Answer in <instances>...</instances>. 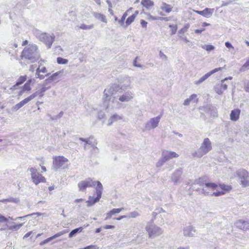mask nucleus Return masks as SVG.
<instances>
[{"instance_id":"1","label":"nucleus","mask_w":249,"mask_h":249,"mask_svg":"<svg viewBox=\"0 0 249 249\" xmlns=\"http://www.w3.org/2000/svg\"><path fill=\"white\" fill-rule=\"evenodd\" d=\"M123 89L116 85H112L106 88L104 92V106L107 111L119 109L121 103L128 102L134 97L133 92L128 90L123 92Z\"/></svg>"},{"instance_id":"2","label":"nucleus","mask_w":249,"mask_h":249,"mask_svg":"<svg viewBox=\"0 0 249 249\" xmlns=\"http://www.w3.org/2000/svg\"><path fill=\"white\" fill-rule=\"evenodd\" d=\"M97 185L96 188V197L90 196L89 200L86 202L87 206L90 207L98 202L101 197L103 192V185L100 181H93L92 179L89 178L84 180H82L79 183V191H85L87 188L91 187Z\"/></svg>"},{"instance_id":"3","label":"nucleus","mask_w":249,"mask_h":249,"mask_svg":"<svg viewBox=\"0 0 249 249\" xmlns=\"http://www.w3.org/2000/svg\"><path fill=\"white\" fill-rule=\"evenodd\" d=\"M21 56L32 63L36 62L40 57L37 46L36 45H30L25 47L22 52Z\"/></svg>"},{"instance_id":"4","label":"nucleus","mask_w":249,"mask_h":249,"mask_svg":"<svg viewBox=\"0 0 249 249\" xmlns=\"http://www.w3.org/2000/svg\"><path fill=\"white\" fill-rule=\"evenodd\" d=\"M212 149V142L208 138H206L201 143L199 148L197 150L192 152V155L194 158H201L211 151Z\"/></svg>"},{"instance_id":"5","label":"nucleus","mask_w":249,"mask_h":249,"mask_svg":"<svg viewBox=\"0 0 249 249\" xmlns=\"http://www.w3.org/2000/svg\"><path fill=\"white\" fill-rule=\"evenodd\" d=\"M33 34L40 41L45 43L48 48H51L55 38V36L53 33L50 35L43 33L37 29H35L33 31Z\"/></svg>"},{"instance_id":"6","label":"nucleus","mask_w":249,"mask_h":249,"mask_svg":"<svg viewBox=\"0 0 249 249\" xmlns=\"http://www.w3.org/2000/svg\"><path fill=\"white\" fill-rule=\"evenodd\" d=\"M205 185V188H203L202 189H196V191L199 192V194L214 196H220L225 194V192L223 191H217L213 192V193L210 192V191H213L214 190H217L218 186L214 183H206Z\"/></svg>"},{"instance_id":"7","label":"nucleus","mask_w":249,"mask_h":249,"mask_svg":"<svg viewBox=\"0 0 249 249\" xmlns=\"http://www.w3.org/2000/svg\"><path fill=\"white\" fill-rule=\"evenodd\" d=\"M53 160L52 167L55 170H65L68 168L69 160L64 156H54Z\"/></svg>"},{"instance_id":"8","label":"nucleus","mask_w":249,"mask_h":249,"mask_svg":"<svg viewBox=\"0 0 249 249\" xmlns=\"http://www.w3.org/2000/svg\"><path fill=\"white\" fill-rule=\"evenodd\" d=\"M145 230L147 232L149 238L153 239L161 235L163 230L160 227L155 225L152 221L147 223Z\"/></svg>"},{"instance_id":"9","label":"nucleus","mask_w":249,"mask_h":249,"mask_svg":"<svg viewBox=\"0 0 249 249\" xmlns=\"http://www.w3.org/2000/svg\"><path fill=\"white\" fill-rule=\"evenodd\" d=\"M80 144L84 147L85 149L92 148L95 152H98L99 149L96 146L97 144V141L93 136H90L87 138H80L79 139Z\"/></svg>"},{"instance_id":"10","label":"nucleus","mask_w":249,"mask_h":249,"mask_svg":"<svg viewBox=\"0 0 249 249\" xmlns=\"http://www.w3.org/2000/svg\"><path fill=\"white\" fill-rule=\"evenodd\" d=\"M236 175L243 187L249 186V173L247 170L243 169H239L236 171Z\"/></svg>"},{"instance_id":"11","label":"nucleus","mask_w":249,"mask_h":249,"mask_svg":"<svg viewBox=\"0 0 249 249\" xmlns=\"http://www.w3.org/2000/svg\"><path fill=\"white\" fill-rule=\"evenodd\" d=\"M28 171L31 173L32 181L36 185H37L41 182H46V178L37 172L36 169L31 167L29 168Z\"/></svg>"},{"instance_id":"12","label":"nucleus","mask_w":249,"mask_h":249,"mask_svg":"<svg viewBox=\"0 0 249 249\" xmlns=\"http://www.w3.org/2000/svg\"><path fill=\"white\" fill-rule=\"evenodd\" d=\"M161 116L159 115L156 117L152 118L147 122L145 125V128L146 130L156 128L159 124Z\"/></svg>"},{"instance_id":"13","label":"nucleus","mask_w":249,"mask_h":249,"mask_svg":"<svg viewBox=\"0 0 249 249\" xmlns=\"http://www.w3.org/2000/svg\"><path fill=\"white\" fill-rule=\"evenodd\" d=\"M119 81L120 84V85L119 86L120 88L123 89L131 88L132 80L130 77L126 75L121 77Z\"/></svg>"},{"instance_id":"14","label":"nucleus","mask_w":249,"mask_h":249,"mask_svg":"<svg viewBox=\"0 0 249 249\" xmlns=\"http://www.w3.org/2000/svg\"><path fill=\"white\" fill-rule=\"evenodd\" d=\"M183 234L186 237H194L196 234V230L194 226L189 225L186 226L183 230Z\"/></svg>"},{"instance_id":"15","label":"nucleus","mask_w":249,"mask_h":249,"mask_svg":"<svg viewBox=\"0 0 249 249\" xmlns=\"http://www.w3.org/2000/svg\"><path fill=\"white\" fill-rule=\"evenodd\" d=\"M43 62L44 61L42 60L39 61V66L36 69V77L39 79H43L45 77L44 75H41L40 73H45L48 71L46 68L42 66Z\"/></svg>"},{"instance_id":"16","label":"nucleus","mask_w":249,"mask_h":249,"mask_svg":"<svg viewBox=\"0 0 249 249\" xmlns=\"http://www.w3.org/2000/svg\"><path fill=\"white\" fill-rule=\"evenodd\" d=\"M227 88L228 84L225 83V80H222L220 84L215 86L214 89L216 93L221 95L227 89Z\"/></svg>"},{"instance_id":"17","label":"nucleus","mask_w":249,"mask_h":249,"mask_svg":"<svg viewBox=\"0 0 249 249\" xmlns=\"http://www.w3.org/2000/svg\"><path fill=\"white\" fill-rule=\"evenodd\" d=\"M222 69V68L220 67V68H215V69L205 74L204 75H203L202 77H201L198 80L196 81L195 82V84L197 85H199L200 84L202 83L203 82L205 81L211 75H212L214 73L218 71H219L221 70Z\"/></svg>"},{"instance_id":"18","label":"nucleus","mask_w":249,"mask_h":249,"mask_svg":"<svg viewBox=\"0 0 249 249\" xmlns=\"http://www.w3.org/2000/svg\"><path fill=\"white\" fill-rule=\"evenodd\" d=\"M182 174V170L181 169H177L171 177V180L175 184L180 183V178Z\"/></svg>"},{"instance_id":"19","label":"nucleus","mask_w":249,"mask_h":249,"mask_svg":"<svg viewBox=\"0 0 249 249\" xmlns=\"http://www.w3.org/2000/svg\"><path fill=\"white\" fill-rule=\"evenodd\" d=\"M161 156L165 160L168 161L172 158H178V155L175 152L164 150L162 152Z\"/></svg>"},{"instance_id":"20","label":"nucleus","mask_w":249,"mask_h":249,"mask_svg":"<svg viewBox=\"0 0 249 249\" xmlns=\"http://www.w3.org/2000/svg\"><path fill=\"white\" fill-rule=\"evenodd\" d=\"M123 119V115L118 114L117 113L111 115L108 119L107 122V125H110L113 123L122 121Z\"/></svg>"},{"instance_id":"21","label":"nucleus","mask_w":249,"mask_h":249,"mask_svg":"<svg viewBox=\"0 0 249 249\" xmlns=\"http://www.w3.org/2000/svg\"><path fill=\"white\" fill-rule=\"evenodd\" d=\"M198 101L197 95L196 94H193L184 100L183 104L184 106H188L191 103H197Z\"/></svg>"},{"instance_id":"22","label":"nucleus","mask_w":249,"mask_h":249,"mask_svg":"<svg viewBox=\"0 0 249 249\" xmlns=\"http://www.w3.org/2000/svg\"><path fill=\"white\" fill-rule=\"evenodd\" d=\"M235 225L237 228L241 230H246L249 229V221H243L242 220H239L236 222Z\"/></svg>"},{"instance_id":"23","label":"nucleus","mask_w":249,"mask_h":249,"mask_svg":"<svg viewBox=\"0 0 249 249\" xmlns=\"http://www.w3.org/2000/svg\"><path fill=\"white\" fill-rule=\"evenodd\" d=\"M240 113L241 110L238 108L232 110L230 115V120L233 122L237 121L239 118Z\"/></svg>"},{"instance_id":"24","label":"nucleus","mask_w":249,"mask_h":249,"mask_svg":"<svg viewBox=\"0 0 249 249\" xmlns=\"http://www.w3.org/2000/svg\"><path fill=\"white\" fill-rule=\"evenodd\" d=\"M23 225V223L16 224L13 222H11L8 221V223L6 224V227L10 230L17 231L19 230Z\"/></svg>"},{"instance_id":"25","label":"nucleus","mask_w":249,"mask_h":249,"mask_svg":"<svg viewBox=\"0 0 249 249\" xmlns=\"http://www.w3.org/2000/svg\"><path fill=\"white\" fill-rule=\"evenodd\" d=\"M214 11V9L213 8H206L203 10L201 11L200 15L209 18L213 15Z\"/></svg>"},{"instance_id":"26","label":"nucleus","mask_w":249,"mask_h":249,"mask_svg":"<svg viewBox=\"0 0 249 249\" xmlns=\"http://www.w3.org/2000/svg\"><path fill=\"white\" fill-rule=\"evenodd\" d=\"M93 16L96 19L104 23H107V19L104 14L98 12H93Z\"/></svg>"},{"instance_id":"27","label":"nucleus","mask_w":249,"mask_h":249,"mask_svg":"<svg viewBox=\"0 0 249 249\" xmlns=\"http://www.w3.org/2000/svg\"><path fill=\"white\" fill-rule=\"evenodd\" d=\"M63 71H58L52 75H51L49 77L48 79L46 80L45 81H47V80L53 81L57 80L58 78L61 77L63 75Z\"/></svg>"},{"instance_id":"28","label":"nucleus","mask_w":249,"mask_h":249,"mask_svg":"<svg viewBox=\"0 0 249 249\" xmlns=\"http://www.w3.org/2000/svg\"><path fill=\"white\" fill-rule=\"evenodd\" d=\"M50 87H46L45 84L42 85L41 88L37 90L34 94H36V96L39 95L40 97H42L44 95V92H45Z\"/></svg>"},{"instance_id":"29","label":"nucleus","mask_w":249,"mask_h":249,"mask_svg":"<svg viewBox=\"0 0 249 249\" xmlns=\"http://www.w3.org/2000/svg\"><path fill=\"white\" fill-rule=\"evenodd\" d=\"M160 8L164 11L166 13H169L171 12L172 7L165 2H162L160 6Z\"/></svg>"},{"instance_id":"30","label":"nucleus","mask_w":249,"mask_h":249,"mask_svg":"<svg viewBox=\"0 0 249 249\" xmlns=\"http://www.w3.org/2000/svg\"><path fill=\"white\" fill-rule=\"evenodd\" d=\"M132 10V8H129L128 9L123 15V16L121 18V19L119 20V23L120 24L124 26V20L126 18V17L128 14V13Z\"/></svg>"},{"instance_id":"31","label":"nucleus","mask_w":249,"mask_h":249,"mask_svg":"<svg viewBox=\"0 0 249 249\" xmlns=\"http://www.w3.org/2000/svg\"><path fill=\"white\" fill-rule=\"evenodd\" d=\"M141 3L146 8H149L154 5V2L151 0H142Z\"/></svg>"},{"instance_id":"32","label":"nucleus","mask_w":249,"mask_h":249,"mask_svg":"<svg viewBox=\"0 0 249 249\" xmlns=\"http://www.w3.org/2000/svg\"><path fill=\"white\" fill-rule=\"evenodd\" d=\"M190 25L189 23H186L184 25L183 27L178 31V33L180 34H183L185 33L188 31V29L190 28Z\"/></svg>"},{"instance_id":"33","label":"nucleus","mask_w":249,"mask_h":249,"mask_svg":"<svg viewBox=\"0 0 249 249\" xmlns=\"http://www.w3.org/2000/svg\"><path fill=\"white\" fill-rule=\"evenodd\" d=\"M136 18V15H132L129 17H128L125 22L126 26L125 27L131 24L134 20L135 18Z\"/></svg>"},{"instance_id":"34","label":"nucleus","mask_w":249,"mask_h":249,"mask_svg":"<svg viewBox=\"0 0 249 249\" xmlns=\"http://www.w3.org/2000/svg\"><path fill=\"white\" fill-rule=\"evenodd\" d=\"M9 219L13 220V218L11 217H9L8 218H7L4 216L0 215V224L4 223L6 225L8 223Z\"/></svg>"},{"instance_id":"35","label":"nucleus","mask_w":249,"mask_h":249,"mask_svg":"<svg viewBox=\"0 0 249 249\" xmlns=\"http://www.w3.org/2000/svg\"><path fill=\"white\" fill-rule=\"evenodd\" d=\"M193 184H198L200 186H203L204 184V182L203 180L201 178H199L198 179H195L193 182H192V184H191L190 185L192 187V186Z\"/></svg>"},{"instance_id":"36","label":"nucleus","mask_w":249,"mask_h":249,"mask_svg":"<svg viewBox=\"0 0 249 249\" xmlns=\"http://www.w3.org/2000/svg\"><path fill=\"white\" fill-rule=\"evenodd\" d=\"M26 80V76H20L18 80V81L17 82L16 84L14 86L15 88L16 86H18L21 84H22L24 82H25Z\"/></svg>"},{"instance_id":"37","label":"nucleus","mask_w":249,"mask_h":249,"mask_svg":"<svg viewBox=\"0 0 249 249\" xmlns=\"http://www.w3.org/2000/svg\"><path fill=\"white\" fill-rule=\"evenodd\" d=\"M166 161H167L161 156V158L157 162L156 167L158 168L161 167Z\"/></svg>"},{"instance_id":"38","label":"nucleus","mask_w":249,"mask_h":249,"mask_svg":"<svg viewBox=\"0 0 249 249\" xmlns=\"http://www.w3.org/2000/svg\"><path fill=\"white\" fill-rule=\"evenodd\" d=\"M36 97V94H33L31 95L30 96L26 98L22 101H23L24 104L25 105V104H27L28 102H29L31 100H32V99L35 98Z\"/></svg>"},{"instance_id":"39","label":"nucleus","mask_w":249,"mask_h":249,"mask_svg":"<svg viewBox=\"0 0 249 249\" xmlns=\"http://www.w3.org/2000/svg\"><path fill=\"white\" fill-rule=\"evenodd\" d=\"M94 25L91 24V25H86L84 24H81L80 26V28L83 30H90L93 28Z\"/></svg>"},{"instance_id":"40","label":"nucleus","mask_w":249,"mask_h":249,"mask_svg":"<svg viewBox=\"0 0 249 249\" xmlns=\"http://www.w3.org/2000/svg\"><path fill=\"white\" fill-rule=\"evenodd\" d=\"M57 62L59 64H66L68 62V60L62 57H57Z\"/></svg>"},{"instance_id":"41","label":"nucleus","mask_w":249,"mask_h":249,"mask_svg":"<svg viewBox=\"0 0 249 249\" xmlns=\"http://www.w3.org/2000/svg\"><path fill=\"white\" fill-rule=\"evenodd\" d=\"M24 105H25V104L23 101H21L19 103L16 104L15 106L13 107V109L15 111H17L22 107Z\"/></svg>"},{"instance_id":"42","label":"nucleus","mask_w":249,"mask_h":249,"mask_svg":"<svg viewBox=\"0 0 249 249\" xmlns=\"http://www.w3.org/2000/svg\"><path fill=\"white\" fill-rule=\"evenodd\" d=\"M69 15L70 18V20H75L76 19L77 15L76 12L71 11L70 12H69Z\"/></svg>"},{"instance_id":"43","label":"nucleus","mask_w":249,"mask_h":249,"mask_svg":"<svg viewBox=\"0 0 249 249\" xmlns=\"http://www.w3.org/2000/svg\"><path fill=\"white\" fill-rule=\"evenodd\" d=\"M218 187H220L222 189V191L224 192V191H229L231 189V187L230 186L225 184H220Z\"/></svg>"},{"instance_id":"44","label":"nucleus","mask_w":249,"mask_h":249,"mask_svg":"<svg viewBox=\"0 0 249 249\" xmlns=\"http://www.w3.org/2000/svg\"><path fill=\"white\" fill-rule=\"evenodd\" d=\"M202 48L207 51H211L213 50L215 47L212 45H205L202 46Z\"/></svg>"},{"instance_id":"45","label":"nucleus","mask_w":249,"mask_h":249,"mask_svg":"<svg viewBox=\"0 0 249 249\" xmlns=\"http://www.w3.org/2000/svg\"><path fill=\"white\" fill-rule=\"evenodd\" d=\"M139 215V213L138 212L136 211H134L132 212H130L128 213V215H127L128 218H135Z\"/></svg>"},{"instance_id":"46","label":"nucleus","mask_w":249,"mask_h":249,"mask_svg":"<svg viewBox=\"0 0 249 249\" xmlns=\"http://www.w3.org/2000/svg\"><path fill=\"white\" fill-rule=\"evenodd\" d=\"M67 232H68V231L67 230H63L62 231L57 232V233L53 235L54 236V238H57L59 236H61L65 234V233H66Z\"/></svg>"},{"instance_id":"47","label":"nucleus","mask_w":249,"mask_h":249,"mask_svg":"<svg viewBox=\"0 0 249 249\" xmlns=\"http://www.w3.org/2000/svg\"><path fill=\"white\" fill-rule=\"evenodd\" d=\"M7 202H12L15 203H18L19 202V200L18 198L15 197H9L7 198Z\"/></svg>"},{"instance_id":"48","label":"nucleus","mask_w":249,"mask_h":249,"mask_svg":"<svg viewBox=\"0 0 249 249\" xmlns=\"http://www.w3.org/2000/svg\"><path fill=\"white\" fill-rule=\"evenodd\" d=\"M249 69V59L241 67L240 71H245L246 70Z\"/></svg>"},{"instance_id":"49","label":"nucleus","mask_w":249,"mask_h":249,"mask_svg":"<svg viewBox=\"0 0 249 249\" xmlns=\"http://www.w3.org/2000/svg\"><path fill=\"white\" fill-rule=\"evenodd\" d=\"M146 15H147V18L148 19L152 20H159V19H161L162 18H161V17H153V16L151 15L149 13L148 14H146Z\"/></svg>"},{"instance_id":"50","label":"nucleus","mask_w":249,"mask_h":249,"mask_svg":"<svg viewBox=\"0 0 249 249\" xmlns=\"http://www.w3.org/2000/svg\"><path fill=\"white\" fill-rule=\"evenodd\" d=\"M105 114L104 112L103 111H100L98 112V119L99 120H103V123L105 122Z\"/></svg>"},{"instance_id":"51","label":"nucleus","mask_w":249,"mask_h":249,"mask_svg":"<svg viewBox=\"0 0 249 249\" xmlns=\"http://www.w3.org/2000/svg\"><path fill=\"white\" fill-rule=\"evenodd\" d=\"M169 27L172 28L171 30V34H175L177 30V26L176 25H170Z\"/></svg>"},{"instance_id":"52","label":"nucleus","mask_w":249,"mask_h":249,"mask_svg":"<svg viewBox=\"0 0 249 249\" xmlns=\"http://www.w3.org/2000/svg\"><path fill=\"white\" fill-rule=\"evenodd\" d=\"M159 56L160 59H161L162 60H167V56L161 51H160L159 52Z\"/></svg>"},{"instance_id":"53","label":"nucleus","mask_w":249,"mask_h":249,"mask_svg":"<svg viewBox=\"0 0 249 249\" xmlns=\"http://www.w3.org/2000/svg\"><path fill=\"white\" fill-rule=\"evenodd\" d=\"M78 233V228H76L74 230H72L69 234V236L70 238L72 237L74 235H76V234Z\"/></svg>"},{"instance_id":"54","label":"nucleus","mask_w":249,"mask_h":249,"mask_svg":"<svg viewBox=\"0 0 249 249\" xmlns=\"http://www.w3.org/2000/svg\"><path fill=\"white\" fill-rule=\"evenodd\" d=\"M31 90V87L28 83H26L23 88V91H29Z\"/></svg>"},{"instance_id":"55","label":"nucleus","mask_w":249,"mask_h":249,"mask_svg":"<svg viewBox=\"0 0 249 249\" xmlns=\"http://www.w3.org/2000/svg\"><path fill=\"white\" fill-rule=\"evenodd\" d=\"M112 215H114L116 213H118L121 212V209H119L117 208H114L111 211H110Z\"/></svg>"},{"instance_id":"56","label":"nucleus","mask_w":249,"mask_h":249,"mask_svg":"<svg viewBox=\"0 0 249 249\" xmlns=\"http://www.w3.org/2000/svg\"><path fill=\"white\" fill-rule=\"evenodd\" d=\"M99 247L96 245L88 246L83 249H99Z\"/></svg>"},{"instance_id":"57","label":"nucleus","mask_w":249,"mask_h":249,"mask_svg":"<svg viewBox=\"0 0 249 249\" xmlns=\"http://www.w3.org/2000/svg\"><path fill=\"white\" fill-rule=\"evenodd\" d=\"M112 215H113L111 213L110 211L108 212V213H106V217L105 220H107L110 219L111 218Z\"/></svg>"},{"instance_id":"58","label":"nucleus","mask_w":249,"mask_h":249,"mask_svg":"<svg viewBox=\"0 0 249 249\" xmlns=\"http://www.w3.org/2000/svg\"><path fill=\"white\" fill-rule=\"evenodd\" d=\"M225 45L226 47L229 49H234L233 46L229 42H226Z\"/></svg>"},{"instance_id":"59","label":"nucleus","mask_w":249,"mask_h":249,"mask_svg":"<svg viewBox=\"0 0 249 249\" xmlns=\"http://www.w3.org/2000/svg\"><path fill=\"white\" fill-rule=\"evenodd\" d=\"M138 57H136L133 62V65L135 66V67H139V68H142V66L140 64H137V59H138Z\"/></svg>"},{"instance_id":"60","label":"nucleus","mask_w":249,"mask_h":249,"mask_svg":"<svg viewBox=\"0 0 249 249\" xmlns=\"http://www.w3.org/2000/svg\"><path fill=\"white\" fill-rule=\"evenodd\" d=\"M104 229H113L115 228V226L113 225H106L103 227Z\"/></svg>"},{"instance_id":"61","label":"nucleus","mask_w":249,"mask_h":249,"mask_svg":"<svg viewBox=\"0 0 249 249\" xmlns=\"http://www.w3.org/2000/svg\"><path fill=\"white\" fill-rule=\"evenodd\" d=\"M244 88L246 91L249 92V82H247L245 84Z\"/></svg>"},{"instance_id":"62","label":"nucleus","mask_w":249,"mask_h":249,"mask_svg":"<svg viewBox=\"0 0 249 249\" xmlns=\"http://www.w3.org/2000/svg\"><path fill=\"white\" fill-rule=\"evenodd\" d=\"M141 24L142 27L146 28L147 26V22L144 20H141Z\"/></svg>"},{"instance_id":"63","label":"nucleus","mask_w":249,"mask_h":249,"mask_svg":"<svg viewBox=\"0 0 249 249\" xmlns=\"http://www.w3.org/2000/svg\"><path fill=\"white\" fill-rule=\"evenodd\" d=\"M205 30V28H202V29H196V30H195V33L196 34H200L202 32L204 31Z\"/></svg>"},{"instance_id":"64","label":"nucleus","mask_w":249,"mask_h":249,"mask_svg":"<svg viewBox=\"0 0 249 249\" xmlns=\"http://www.w3.org/2000/svg\"><path fill=\"white\" fill-rule=\"evenodd\" d=\"M36 66L35 65H32L30 66L29 71L34 72L36 68Z\"/></svg>"}]
</instances>
